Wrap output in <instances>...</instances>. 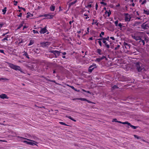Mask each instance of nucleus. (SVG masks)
<instances>
[{
	"instance_id": "1",
	"label": "nucleus",
	"mask_w": 149,
	"mask_h": 149,
	"mask_svg": "<svg viewBox=\"0 0 149 149\" xmlns=\"http://www.w3.org/2000/svg\"><path fill=\"white\" fill-rule=\"evenodd\" d=\"M132 37L142 47H144L145 45L146 47L148 46L149 38L143 32H139L132 34Z\"/></svg>"
},
{
	"instance_id": "2",
	"label": "nucleus",
	"mask_w": 149,
	"mask_h": 149,
	"mask_svg": "<svg viewBox=\"0 0 149 149\" xmlns=\"http://www.w3.org/2000/svg\"><path fill=\"white\" fill-rule=\"evenodd\" d=\"M136 70L139 72H142L144 70V66L143 64L139 62L135 63Z\"/></svg>"
},
{
	"instance_id": "3",
	"label": "nucleus",
	"mask_w": 149,
	"mask_h": 149,
	"mask_svg": "<svg viewBox=\"0 0 149 149\" xmlns=\"http://www.w3.org/2000/svg\"><path fill=\"white\" fill-rule=\"evenodd\" d=\"M6 63L8 64V65H9V66L11 68L13 69L19 71L21 72H23V71L22 70L20 66L17 65H14L12 63L7 62H6Z\"/></svg>"
},
{
	"instance_id": "4",
	"label": "nucleus",
	"mask_w": 149,
	"mask_h": 149,
	"mask_svg": "<svg viewBox=\"0 0 149 149\" xmlns=\"http://www.w3.org/2000/svg\"><path fill=\"white\" fill-rule=\"evenodd\" d=\"M6 63L8 64V65H9V66L11 68L13 69L19 71L21 72H23V71L22 70L20 66L17 65H14L12 63L7 62H6Z\"/></svg>"
},
{
	"instance_id": "5",
	"label": "nucleus",
	"mask_w": 149,
	"mask_h": 149,
	"mask_svg": "<svg viewBox=\"0 0 149 149\" xmlns=\"http://www.w3.org/2000/svg\"><path fill=\"white\" fill-rule=\"evenodd\" d=\"M49 52L55 55L54 57L56 58H57L60 54L61 53V52L60 51L57 50H50L49 51Z\"/></svg>"
},
{
	"instance_id": "6",
	"label": "nucleus",
	"mask_w": 149,
	"mask_h": 149,
	"mask_svg": "<svg viewBox=\"0 0 149 149\" xmlns=\"http://www.w3.org/2000/svg\"><path fill=\"white\" fill-rule=\"evenodd\" d=\"M80 100L83 101H86V102H87L88 103H90V104L93 103V102L91 101L87 100L86 98H73L72 99V100Z\"/></svg>"
},
{
	"instance_id": "7",
	"label": "nucleus",
	"mask_w": 149,
	"mask_h": 149,
	"mask_svg": "<svg viewBox=\"0 0 149 149\" xmlns=\"http://www.w3.org/2000/svg\"><path fill=\"white\" fill-rule=\"evenodd\" d=\"M102 42L104 44V45H103V46L104 47L106 48L107 49H109L110 48V45L108 44L107 42L106 41L103 39V41H102Z\"/></svg>"
},
{
	"instance_id": "8",
	"label": "nucleus",
	"mask_w": 149,
	"mask_h": 149,
	"mask_svg": "<svg viewBox=\"0 0 149 149\" xmlns=\"http://www.w3.org/2000/svg\"><path fill=\"white\" fill-rule=\"evenodd\" d=\"M123 124H127L128 125L130 126L131 127L134 129H135L138 128V126H134L132 125L130 123H129L127 121H125L124 122V123H123Z\"/></svg>"
},
{
	"instance_id": "9",
	"label": "nucleus",
	"mask_w": 149,
	"mask_h": 149,
	"mask_svg": "<svg viewBox=\"0 0 149 149\" xmlns=\"http://www.w3.org/2000/svg\"><path fill=\"white\" fill-rule=\"evenodd\" d=\"M33 141L34 142L32 141H29L28 145L31 146H34L35 145L38 146L37 145V144L38 143V142L33 140Z\"/></svg>"
},
{
	"instance_id": "10",
	"label": "nucleus",
	"mask_w": 149,
	"mask_h": 149,
	"mask_svg": "<svg viewBox=\"0 0 149 149\" xmlns=\"http://www.w3.org/2000/svg\"><path fill=\"white\" fill-rule=\"evenodd\" d=\"M17 137L22 142V141H31V139H30L21 136H17Z\"/></svg>"
},
{
	"instance_id": "11",
	"label": "nucleus",
	"mask_w": 149,
	"mask_h": 149,
	"mask_svg": "<svg viewBox=\"0 0 149 149\" xmlns=\"http://www.w3.org/2000/svg\"><path fill=\"white\" fill-rule=\"evenodd\" d=\"M141 26V28L143 29H147L149 27L148 25V24H146V23L142 24Z\"/></svg>"
},
{
	"instance_id": "12",
	"label": "nucleus",
	"mask_w": 149,
	"mask_h": 149,
	"mask_svg": "<svg viewBox=\"0 0 149 149\" xmlns=\"http://www.w3.org/2000/svg\"><path fill=\"white\" fill-rule=\"evenodd\" d=\"M41 29L40 31V33L44 34L47 31V26H46L44 28H42L40 27Z\"/></svg>"
},
{
	"instance_id": "13",
	"label": "nucleus",
	"mask_w": 149,
	"mask_h": 149,
	"mask_svg": "<svg viewBox=\"0 0 149 149\" xmlns=\"http://www.w3.org/2000/svg\"><path fill=\"white\" fill-rule=\"evenodd\" d=\"M123 47H125V48L127 49H129L130 48V45L129 43H128L125 42L123 43Z\"/></svg>"
},
{
	"instance_id": "14",
	"label": "nucleus",
	"mask_w": 149,
	"mask_h": 149,
	"mask_svg": "<svg viewBox=\"0 0 149 149\" xmlns=\"http://www.w3.org/2000/svg\"><path fill=\"white\" fill-rule=\"evenodd\" d=\"M105 58V56L104 55H102V57L99 56L98 58H97L95 59V61L100 62Z\"/></svg>"
},
{
	"instance_id": "15",
	"label": "nucleus",
	"mask_w": 149,
	"mask_h": 149,
	"mask_svg": "<svg viewBox=\"0 0 149 149\" xmlns=\"http://www.w3.org/2000/svg\"><path fill=\"white\" fill-rule=\"evenodd\" d=\"M124 15L125 16V21L126 22H128L130 21L131 17H130L129 18L128 17V15H129V14L127 13H125Z\"/></svg>"
},
{
	"instance_id": "16",
	"label": "nucleus",
	"mask_w": 149,
	"mask_h": 149,
	"mask_svg": "<svg viewBox=\"0 0 149 149\" xmlns=\"http://www.w3.org/2000/svg\"><path fill=\"white\" fill-rule=\"evenodd\" d=\"M0 97L3 99H8V97L5 94H2L1 95H0Z\"/></svg>"
},
{
	"instance_id": "17",
	"label": "nucleus",
	"mask_w": 149,
	"mask_h": 149,
	"mask_svg": "<svg viewBox=\"0 0 149 149\" xmlns=\"http://www.w3.org/2000/svg\"><path fill=\"white\" fill-rule=\"evenodd\" d=\"M92 33L93 34V37L95 38L98 37V33L94 31H93Z\"/></svg>"
},
{
	"instance_id": "18",
	"label": "nucleus",
	"mask_w": 149,
	"mask_h": 149,
	"mask_svg": "<svg viewBox=\"0 0 149 149\" xmlns=\"http://www.w3.org/2000/svg\"><path fill=\"white\" fill-rule=\"evenodd\" d=\"M96 52L100 55H102L103 54V53L102 52V50L100 49H97Z\"/></svg>"
},
{
	"instance_id": "19",
	"label": "nucleus",
	"mask_w": 149,
	"mask_h": 149,
	"mask_svg": "<svg viewBox=\"0 0 149 149\" xmlns=\"http://www.w3.org/2000/svg\"><path fill=\"white\" fill-rule=\"evenodd\" d=\"M47 15H48L47 16V17H47L46 18H44L43 19H52L54 17V15H50L49 14H47Z\"/></svg>"
},
{
	"instance_id": "20",
	"label": "nucleus",
	"mask_w": 149,
	"mask_h": 149,
	"mask_svg": "<svg viewBox=\"0 0 149 149\" xmlns=\"http://www.w3.org/2000/svg\"><path fill=\"white\" fill-rule=\"evenodd\" d=\"M23 53L24 54H23V55L25 56L26 58H28V59H30V57L29 56L26 52H25V51H24Z\"/></svg>"
},
{
	"instance_id": "21",
	"label": "nucleus",
	"mask_w": 149,
	"mask_h": 149,
	"mask_svg": "<svg viewBox=\"0 0 149 149\" xmlns=\"http://www.w3.org/2000/svg\"><path fill=\"white\" fill-rule=\"evenodd\" d=\"M34 52L37 54H39L40 52V49L39 48H35L34 49Z\"/></svg>"
},
{
	"instance_id": "22",
	"label": "nucleus",
	"mask_w": 149,
	"mask_h": 149,
	"mask_svg": "<svg viewBox=\"0 0 149 149\" xmlns=\"http://www.w3.org/2000/svg\"><path fill=\"white\" fill-rule=\"evenodd\" d=\"M109 36H108L107 38H103L102 39L106 40V41H108L109 42H110V45H111V44L112 43V42L110 41H109Z\"/></svg>"
},
{
	"instance_id": "23",
	"label": "nucleus",
	"mask_w": 149,
	"mask_h": 149,
	"mask_svg": "<svg viewBox=\"0 0 149 149\" xmlns=\"http://www.w3.org/2000/svg\"><path fill=\"white\" fill-rule=\"evenodd\" d=\"M55 6L54 5H52L50 7V10L52 11H54L55 9Z\"/></svg>"
},
{
	"instance_id": "24",
	"label": "nucleus",
	"mask_w": 149,
	"mask_h": 149,
	"mask_svg": "<svg viewBox=\"0 0 149 149\" xmlns=\"http://www.w3.org/2000/svg\"><path fill=\"white\" fill-rule=\"evenodd\" d=\"M24 24V22L22 21L21 22V23L18 26L17 30H18L20 29L23 26V24Z\"/></svg>"
},
{
	"instance_id": "25",
	"label": "nucleus",
	"mask_w": 149,
	"mask_h": 149,
	"mask_svg": "<svg viewBox=\"0 0 149 149\" xmlns=\"http://www.w3.org/2000/svg\"><path fill=\"white\" fill-rule=\"evenodd\" d=\"M97 66L96 65V64L95 63H93L92 65H91L89 67V68H94V69L95 68H97Z\"/></svg>"
},
{
	"instance_id": "26",
	"label": "nucleus",
	"mask_w": 149,
	"mask_h": 149,
	"mask_svg": "<svg viewBox=\"0 0 149 149\" xmlns=\"http://www.w3.org/2000/svg\"><path fill=\"white\" fill-rule=\"evenodd\" d=\"M112 122H117V123H122V124H123V123H124V122H121L120 121H118L117 120V119H116V118H113V120H112Z\"/></svg>"
},
{
	"instance_id": "27",
	"label": "nucleus",
	"mask_w": 149,
	"mask_h": 149,
	"mask_svg": "<svg viewBox=\"0 0 149 149\" xmlns=\"http://www.w3.org/2000/svg\"><path fill=\"white\" fill-rule=\"evenodd\" d=\"M143 13L146 14L147 15H149V10H144Z\"/></svg>"
},
{
	"instance_id": "28",
	"label": "nucleus",
	"mask_w": 149,
	"mask_h": 149,
	"mask_svg": "<svg viewBox=\"0 0 149 149\" xmlns=\"http://www.w3.org/2000/svg\"><path fill=\"white\" fill-rule=\"evenodd\" d=\"M70 87L72 89L76 91H77V92H80V91L79 90H77V89L75 88L73 86H70Z\"/></svg>"
},
{
	"instance_id": "29",
	"label": "nucleus",
	"mask_w": 149,
	"mask_h": 149,
	"mask_svg": "<svg viewBox=\"0 0 149 149\" xmlns=\"http://www.w3.org/2000/svg\"><path fill=\"white\" fill-rule=\"evenodd\" d=\"M27 15L26 17L27 18H29L30 17H32L33 16V14H31L30 12H28L27 13Z\"/></svg>"
},
{
	"instance_id": "30",
	"label": "nucleus",
	"mask_w": 149,
	"mask_h": 149,
	"mask_svg": "<svg viewBox=\"0 0 149 149\" xmlns=\"http://www.w3.org/2000/svg\"><path fill=\"white\" fill-rule=\"evenodd\" d=\"M34 43V41L33 40H31L29 43L28 44V46H29L33 45Z\"/></svg>"
},
{
	"instance_id": "31",
	"label": "nucleus",
	"mask_w": 149,
	"mask_h": 149,
	"mask_svg": "<svg viewBox=\"0 0 149 149\" xmlns=\"http://www.w3.org/2000/svg\"><path fill=\"white\" fill-rule=\"evenodd\" d=\"M40 45L42 47H45L46 46V44L45 42H40Z\"/></svg>"
},
{
	"instance_id": "32",
	"label": "nucleus",
	"mask_w": 149,
	"mask_h": 149,
	"mask_svg": "<svg viewBox=\"0 0 149 149\" xmlns=\"http://www.w3.org/2000/svg\"><path fill=\"white\" fill-rule=\"evenodd\" d=\"M105 13V14H106L107 13L108 14L107 17H109L110 16V15L111 14V13L110 10H109V12H108L106 10Z\"/></svg>"
},
{
	"instance_id": "33",
	"label": "nucleus",
	"mask_w": 149,
	"mask_h": 149,
	"mask_svg": "<svg viewBox=\"0 0 149 149\" xmlns=\"http://www.w3.org/2000/svg\"><path fill=\"white\" fill-rule=\"evenodd\" d=\"M66 117L67 118H69V119L72 120L74 122H76V120H75L71 116H66Z\"/></svg>"
},
{
	"instance_id": "34",
	"label": "nucleus",
	"mask_w": 149,
	"mask_h": 149,
	"mask_svg": "<svg viewBox=\"0 0 149 149\" xmlns=\"http://www.w3.org/2000/svg\"><path fill=\"white\" fill-rule=\"evenodd\" d=\"M7 8L6 7L4 8V9L2 10V12H3V14L5 15L6 11Z\"/></svg>"
},
{
	"instance_id": "35",
	"label": "nucleus",
	"mask_w": 149,
	"mask_h": 149,
	"mask_svg": "<svg viewBox=\"0 0 149 149\" xmlns=\"http://www.w3.org/2000/svg\"><path fill=\"white\" fill-rule=\"evenodd\" d=\"M94 7L93 5V6H92V4H90L89 3L87 6H86V8H91L92 7Z\"/></svg>"
},
{
	"instance_id": "36",
	"label": "nucleus",
	"mask_w": 149,
	"mask_h": 149,
	"mask_svg": "<svg viewBox=\"0 0 149 149\" xmlns=\"http://www.w3.org/2000/svg\"><path fill=\"white\" fill-rule=\"evenodd\" d=\"M118 87L117 85H114L113 86H112L111 88L112 90H114L118 88Z\"/></svg>"
},
{
	"instance_id": "37",
	"label": "nucleus",
	"mask_w": 149,
	"mask_h": 149,
	"mask_svg": "<svg viewBox=\"0 0 149 149\" xmlns=\"http://www.w3.org/2000/svg\"><path fill=\"white\" fill-rule=\"evenodd\" d=\"M77 2V0H75L73 2H71V3H70L69 4V6H70L71 5H72L75 3Z\"/></svg>"
},
{
	"instance_id": "38",
	"label": "nucleus",
	"mask_w": 149,
	"mask_h": 149,
	"mask_svg": "<svg viewBox=\"0 0 149 149\" xmlns=\"http://www.w3.org/2000/svg\"><path fill=\"white\" fill-rule=\"evenodd\" d=\"M8 37L9 36L8 35H6L5 38L1 40V41H3L5 40H8Z\"/></svg>"
},
{
	"instance_id": "39",
	"label": "nucleus",
	"mask_w": 149,
	"mask_h": 149,
	"mask_svg": "<svg viewBox=\"0 0 149 149\" xmlns=\"http://www.w3.org/2000/svg\"><path fill=\"white\" fill-rule=\"evenodd\" d=\"M29 141H22V142L23 143H25V144H26V145H28ZM31 141H32L33 142V140H31Z\"/></svg>"
},
{
	"instance_id": "40",
	"label": "nucleus",
	"mask_w": 149,
	"mask_h": 149,
	"mask_svg": "<svg viewBox=\"0 0 149 149\" xmlns=\"http://www.w3.org/2000/svg\"><path fill=\"white\" fill-rule=\"evenodd\" d=\"M134 136L135 138H136L137 139H141V137L139 136L136 135H134Z\"/></svg>"
},
{
	"instance_id": "41",
	"label": "nucleus",
	"mask_w": 149,
	"mask_h": 149,
	"mask_svg": "<svg viewBox=\"0 0 149 149\" xmlns=\"http://www.w3.org/2000/svg\"><path fill=\"white\" fill-rule=\"evenodd\" d=\"M48 15H47V14H44L42 15H39V17H47V16Z\"/></svg>"
},
{
	"instance_id": "42",
	"label": "nucleus",
	"mask_w": 149,
	"mask_h": 149,
	"mask_svg": "<svg viewBox=\"0 0 149 149\" xmlns=\"http://www.w3.org/2000/svg\"><path fill=\"white\" fill-rule=\"evenodd\" d=\"M97 22V20H96L95 22V23L92 22V25H94L95 24H96V25L98 26L99 23L98 22Z\"/></svg>"
},
{
	"instance_id": "43",
	"label": "nucleus",
	"mask_w": 149,
	"mask_h": 149,
	"mask_svg": "<svg viewBox=\"0 0 149 149\" xmlns=\"http://www.w3.org/2000/svg\"><path fill=\"white\" fill-rule=\"evenodd\" d=\"M94 70V68H89V69L88 70V71L89 72L91 73V72L93 70Z\"/></svg>"
},
{
	"instance_id": "44",
	"label": "nucleus",
	"mask_w": 149,
	"mask_h": 149,
	"mask_svg": "<svg viewBox=\"0 0 149 149\" xmlns=\"http://www.w3.org/2000/svg\"><path fill=\"white\" fill-rule=\"evenodd\" d=\"M141 23V22H137L135 23V25L137 26Z\"/></svg>"
},
{
	"instance_id": "45",
	"label": "nucleus",
	"mask_w": 149,
	"mask_h": 149,
	"mask_svg": "<svg viewBox=\"0 0 149 149\" xmlns=\"http://www.w3.org/2000/svg\"><path fill=\"white\" fill-rule=\"evenodd\" d=\"M87 32L84 35V36H85L86 35V34H88V33H89V27H88L87 28Z\"/></svg>"
},
{
	"instance_id": "46",
	"label": "nucleus",
	"mask_w": 149,
	"mask_h": 149,
	"mask_svg": "<svg viewBox=\"0 0 149 149\" xmlns=\"http://www.w3.org/2000/svg\"><path fill=\"white\" fill-rule=\"evenodd\" d=\"M82 90L84 91V92H87V93H89L90 94H91V93L89 91H86L84 89H82Z\"/></svg>"
},
{
	"instance_id": "47",
	"label": "nucleus",
	"mask_w": 149,
	"mask_h": 149,
	"mask_svg": "<svg viewBox=\"0 0 149 149\" xmlns=\"http://www.w3.org/2000/svg\"><path fill=\"white\" fill-rule=\"evenodd\" d=\"M98 42L99 43L100 46L101 47L103 46L102 43L101 41H98Z\"/></svg>"
},
{
	"instance_id": "48",
	"label": "nucleus",
	"mask_w": 149,
	"mask_h": 149,
	"mask_svg": "<svg viewBox=\"0 0 149 149\" xmlns=\"http://www.w3.org/2000/svg\"><path fill=\"white\" fill-rule=\"evenodd\" d=\"M46 47L47 45H49L51 44V42H45Z\"/></svg>"
},
{
	"instance_id": "49",
	"label": "nucleus",
	"mask_w": 149,
	"mask_h": 149,
	"mask_svg": "<svg viewBox=\"0 0 149 149\" xmlns=\"http://www.w3.org/2000/svg\"><path fill=\"white\" fill-rule=\"evenodd\" d=\"M48 81H50V82H54V83H55V84H56V81H55L54 80H51V79H48Z\"/></svg>"
},
{
	"instance_id": "50",
	"label": "nucleus",
	"mask_w": 149,
	"mask_h": 149,
	"mask_svg": "<svg viewBox=\"0 0 149 149\" xmlns=\"http://www.w3.org/2000/svg\"><path fill=\"white\" fill-rule=\"evenodd\" d=\"M123 24H122L121 23H120L118 24V26H119V27H120V28H121L122 27V26Z\"/></svg>"
},
{
	"instance_id": "51",
	"label": "nucleus",
	"mask_w": 149,
	"mask_h": 149,
	"mask_svg": "<svg viewBox=\"0 0 149 149\" xmlns=\"http://www.w3.org/2000/svg\"><path fill=\"white\" fill-rule=\"evenodd\" d=\"M4 80L6 81V80H8V79H7L5 78L1 77V78H0V80Z\"/></svg>"
},
{
	"instance_id": "52",
	"label": "nucleus",
	"mask_w": 149,
	"mask_h": 149,
	"mask_svg": "<svg viewBox=\"0 0 149 149\" xmlns=\"http://www.w3.org/2000/svg\"><path fill=\"white\" fill-rule=\"evenodd\" d=\"M13 2L14 3V6H17V3H18V2L17 1H16L15 0H14L13 1Z\"/></svg>"
},
{
	"instance_id": "53",
	"label": "nucleus",
	"mask_w": 149,
	"mask_h": 149,
	"mask_svg": "<svg viewBox=\"0 0 149 149\" xmlns=\"http://www.w3.org/2000/svg\"><path fill=\"white\" fill-rule=\"evenodd\" d=\"M120 46L119 45H118L117 46V47L115 48V50H117L119 49L120 47Z\"/></svg>"
},
{
	"instance_id": "54",
	"label": "nucleus",
	"mask_w": 149,
	"mask_h": 149,
	"mask_svg": "<svg viewBox=\"0 0 149 149\" xmlns=\"http://www.w3.org/2000/svg\"><path fill=\"white\" fill-rule=\"evenodd\" d=\"M118 20H117L114 23H115V25L116 26H118Z\"/></svg>"
},
{
	"instance_id": "55",
	"label": "nucleus",
	"mask_w": 149,
	"mask_h": 149,
	"mask_svg": "<svg viewBox=\"0 0 149 149\" xmlns=\"http://www.w3.org/2000/svg\"><path fill=\"white\" fill-rule=\"evenodd\" d=\"M100 3L101 4L104 5V6H106L107 5V3H106L103 2V1L101 2H100Z\"/></svg>"
},
{
	"instance_id": "56",
	"label": "nucleus",
	"mask_w": 149,
	"mask_h": 149,
	"mask_svg": "<svg viewBox=\"0 0 149 149\" xmlns=\"http://www.w3.org/2000/svg\"><path fill=\"white\" fill-rule=\"evenodd\" d=\"M146 2V0H143V1L142 2L141 4L142 5L144 4Z\"/></svg>"
},
{
	"instance_id": "57",
	"label": "nucleus",
	"mask_w": 149,
	"mask_h": 149,
	"mask_svg": "<svg viewBox=\"0 0 149 149\" xmlns=\"http://www.w3.org/2000/svg\"><path fill=\"white\" fill-rule=\"evenodd\" d=\"M33 33H39L37 31H36V30H33Z\"/></svg>"
},
{
	"instance_id": "58",
	"label": "nucleus",
	"mask_w": 149,
	"mask_h": 149,
	"mask_svg": "<svg viewBox=\"0 0 149 149\" xmlns=\"http://www.w3.org/2000/svg\"><path fill=\"white\" fill-rule=\"evenodd\" d=\"M4 25V23H1L0 22V28H1L3 25Z\"/></svg>"
},
{
	"instance_id": "59",
	"label": "nucleus",
	"mask_w": 149,
	"mask_h": 149,
	"mask_svg": "<svg viewBox=\"0 0 149 149\" xmlns=\"http://www.w3.org/2000/svg\"><path fill=\"white\" fill-rule=\"evenodd\" d=\"M0 52L1 53H3L5 54V53L4 52V50L3 49H0Z\"/></svg>"
},
{
	"instance_id": "60",
	"label": "nucleus",
	"mask_w": 149,
	"mask_h": 149,
	"mask_svg": "<svg viewBox=\"0 0 149 149\" xmlns=\"http://www.w3.org/2000/svg\"><path fill=\"white\" fill-rule=\"evenodd\" d=\"M33 138L35 140H36L38 139V138L35 136H33Z\"/></svg>"
},
{
	"instance_id": "61",
	"label": "nucleus",
	"mask_w": 149,
	"mask_h": 149,
	"mask_svg": "<svg viewBox=\"0 0 149 149\" xmlns=\"http://www.w3.org/2000/svg\"><path fill=\"white\" fill-rule=\"evenodd\" d=\"M59 123L61 124V125H65V123H64V122H59Z\"/></svg>"
},
{
	"instance_id": "62",
	"label": "nucleus",
	"mask_w": 149,
	"mask_h": 149,
	"mask_svg": "<svg viewBox=\"0 0 149 149\" xmlns=\"http://www.w3.org/2000/svg\"><path fill=\"white\" fill-rule=\"evenodd\" d=\"M98 7V4H97V3H96L95 8L96 10H97Z\"/></svg>"
},
{
	"instance_id": "63",
	"label": "nucleus",
	"mask_w": 149,
	"mask_h": 149,
	"mask_svg": "<svg viewBox=\"0 0 149 149\" xmlns=\"http://www.w3.org/2000/svg\"><path fill=\"white\" fill-rule=\"evenodd\" d=\"M110 38L111 39L113 40H114V41L115 40V38L113 37H110Z\"/></svg>"
},
{
	"instance_id": "64",
	"label": "nucleus",
	"mask_w": 149,
	"mask_h": 149,
	"mask_svg": "<svg viewBox=\"0 0 149 149\" xmlns=\"http://www.w3.org/2000/svg\"><path fill=\"white\" fill-rule=\"evenodd\" d=\"M23 42V40L22 39L19 42L18 44L19 45L20 44V43H22Z\"/></svg>"
}]
</instances>
